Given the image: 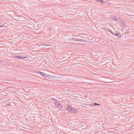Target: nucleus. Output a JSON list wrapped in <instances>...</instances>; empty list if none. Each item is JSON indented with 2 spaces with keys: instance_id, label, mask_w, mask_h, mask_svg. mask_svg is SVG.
I'll return each instance as SVG.
<instances>
[{
  "instance_id": "1",
  "label": "nucleus",
  "mask_w": 134,
  "mask_h": 134,
  "mask_svg": "<svg viewBox=\"0 0 134 134\" xmlns=\"http://www.w3.org/2000/svg\"><path fill=\"white\" fill-rule=\"evenodd\" d=\"M53 102L55 105V107L58 108L59 110H61L62 108V105L59 101L57 100H54Z\"/></svg>"
},
{
  "instance_id": "2",
  "label": "nucleus",
  "mask_w": 134,
  "mask_h": 134,
  "mask_svg": "<svg viewBox=\"0 0 134 134\" xmlns=\"http://www.w3.org/2000/svg\"><path fill=\"white\" fill-rule=\"evenodd\" d=\"M66 108L68 111L71 113H76L78 112V109H75L74 108L69 107Z\"/></svg>"
},
{
  "instance_id": "3",
  "label": "nucleus",
  "mask_w": 134,
  "mask_h": 134,
  "mask_svg": "<svg viewBox=\"0 0 134 134\" xmlns=\"http://www.w3.org/2000/svg\"><path fill=\"white\" fill-rule=\"evenodd\" d=\"M118 24L124 28L125 27L127 26L126 22L122 20H120L119 21H118Z\"/></svg>"
},
{
  "instance_id": "4",
  "label": "nucleus",
  "mask_w": 134,
  "mask_h": 134,
  "mask_svg": "<svg viewBox=\"0 0 134 134\" xmlns=\"http://www.w3.org/2000/svg\"><path fill=\"white\" fill-rule=\"evenodd\" d=\"M109 30V31H110L112 33V34H114V35H115V36L118 37H120L121 36V34H120V33H119V32L118 33H116V34H114L113 33V32L111 31H110L109 29H108Z\"/></svg>"
},
{
  "instance_id": "5",
  "label": "nucleus",
  "mask_w": 134,
  "mask_h": 134,
  "mask_svg": "<svg viewBox=\"0 0 134 134\" xmlns=\"http://www.w3.org/2000/svg\"><path fill=\"white\" fill-rule=\"evenodd\" d=\"M71 39L72 40H73L74 39H76V40H74L75 41H80V42H81V41L83 42L85 41L84 40H82V39H76V38H72Z\"/></svg>"
},
{
  "instance_id": "6",
  "label": "nucleus",
  "mask_w": 134,
  "mask_h": 134,
  "mask_svg": "<svg viewBox=\"0 0 134 134\" xmlns=\"http://www.w3.org/2000/svg\"><path fill=\"white\" fill-rule=\"evenodd\" d=\"M40 75L42 76L44 78L46 77V76H47L45 73L42 72H40Z\"/></svg>"
},
{
  "instance_id": "7",
  "label": "nucleus",
  "mask_w": 134,
  "mask_h": 134,
  "mask_svg": "<svg viewBox=\"0 0 134 134\" xmlns=\"http://www.w3.org/2000/svg\"><path fill=\"white\" fill-rule=\"evenodd\" d=\"M15 57H16L18 59H23V58H22V57L18 55H15Z\"/></svg>"
},
{
  "instance_id": "8",
  "label": "nucleus",
  "mask_w": 134,
  "mask_h": 134,
  "mask_svg": "<svg viewBox=\"0 0 134 134\" xmlns=\"http://www.w3.org/2000/svg\"><path fill=\"white\" fill-rule=\"evenodd\" d=\"M102 4H104L105 5H108L109 4V2H106L103 1V3Z\"/></svg>"
},
{
  "instance_id": "9",
  "label": "nucleus",
  "mask_w": 134,
  "mask_h": 134,
  "mask_svg": "<svg viewBox=\"0 0 134 134\" xmlns=\"http://www.w3.org/2000/svg\"><path fill=\"white\" fill-rule=\"evenodd\" d=\"M98 2H100L102 4L103 3V2L104 1L102 0H96Z\"/></svg>"
},
{
  "instance_id": "10",
  "label": "nucleus",
  "mask_w": 134,
  "mask_h": 134,
  "mask_svg": "<svg viewBox=\"0 0 134 134\" xmlns=\"http://www.w3.org/2000/svg\"><path fill=\"white\" fill-rule=\"evenodd\" d=\"M93 105L94 106H99L100 105V104H98L96 103H95L93 104Z\"/></svg>"
},
{
  "instance_id": "11",
  "label": "nucleus",
  "mask_w": 134,
  "mask_h": 134,
  "mask_svg": "<svg viewBox=\"0 0 134 134\" xmlns=\"http://www.w3.org/2000/svg\"><path fill=\"white\" fill-rule=\"evenodd\" d=\"M113 20H115L117 21L118 22V21L119 20V18L116 17L115 18H113Z\"/></svg>"
},
{
  "instance_id": "12",
  "label": "nucleus",
  "mask_w": 134,
  "mask_h": 134,
  "mask_svg": "<svg viewBox=\"0 0 134 134\" xmlns=\"http://www.w3.org/2000/svg\"><path fill=\"white\" fill-rule=\"evenodd\" d=\"M5 25V24H3L2 25H0V27H5L6 25Z\"/></svg>"
},
{
  "instance_id": "13",
  "label": "nucleus",
  "mask_w": 134,
  "mask_h": 134,
  "mask_svg": "<svg viewBox=\"0 0 134 134\" xmlns=\"http://www.w3.org/2000/svg\"><path fill=\"white\" fill-rule=\"evenodd\" d=\"M116 17L115 16H112L111 17V19L113 20V18H115Z\"/></svg>"
},
{
  "instance_id": "14",
  "label": "nucleus",
  "mask_w": 134,
  "mask_h": 134,
  "mask_svg": "<svg viewBox=\"0 0 134 134\" xmlns=\"http://www.w3.org/2000/svg\"><path fill=\"white\" fill-rule=\"evenodd\" d=\"M22 58H23V59H24V58H27L28 59V58H27V57H22Z\"/></svg>"
},
{
  "instance_id": "15",
  "label": "nucleus",
  "mask_w": 134,
  "mask_h": 134,
  "mask_svg": "<svg viewBox=\"0 0 134 134\" xmlns=\"http://www.w3.org/2000/svg\"><path fill=\"white\" fill-rule=\"evenodd\" d=\"M51 99L52 100H57L55 98H51Z\"/></svg>"
},
{
  "instance_id": "16",
  "label": "nucleus",
  "mask_w": 134,
  "mask_h": 134,
  "mask_svg": "<svg viewBox=\"0 0 134 134\" xmlns=\"http://www.w3.org/2000/svg\"><path fill=\"white\" fill-rule=\"evenodd\" d=\"M7 106H10V104H7Z\"/></svg>"
},
{
  "instance_id": "17",
  "label": "nucleus",
  "mask_w": 134,
  "mask_h": 134,
  "mask_svg": "<svg viewBox=\"0 0 134 134\" xmlns=\"http://www.w3.org/2000/svg\"><path fill=\"white\" fill-rule=\"evenodd\" d=\"M40 72H38V73H39V74H40Z\"/></svg>"
},
{
  "instance_id": "18",
  "label": "nucleus",
  "mask_w": 134,
  "mask_h": 134,
  "mask_svg": "<svg viewBox=\"0 0 134 134\" xmlns=\"http://www.w3.org/2000/svg\"><path fill=\"white\" fill-rule=\"evenodd\" d=\"M12 56L15 57V56H14V55Z\"/></svg>"
},
{
  "instance_id": "19",
  "label": "nucleus",
  "mask_w": 134,
  "mask_h": 134,
  "mask_svg": "<svg viewBox=\"0 0 134 134\" xmlns=\"http://www.w3.org/2000/svg\"><path fill=\"white\" fill-rule=\"evenodd\" d=\"M74 12H76V11H74Z\"/></svg>"
},
{
  "instance_id": "20",
  "label": "nucleus",
  "mask_w": 134,
  "mask_h": 134,
  "mask_svg": "<svg viewBox=\"0 0 134 134\" xmlns=\"http://www.w3.org/2000/svg\"><path fill=\"white\" fill-rule=\"evenodd\" d=\"M1 63V60H0V63Z\"/></svg>"
},
{
  "instance_id": "21",
  "label": "nucleus",
  "mask_w": 134,
  "mask_h": 134,
  "mask_svg": "<svg viewBox=\"0 0 134 134\" xmlns=\"http://www.w3.org/2000/svg\"><path fill=\"white\" fill-rule=\"evenodd\" d=\"M13 55H14V54H13Z\"/></svg>"
},
{
  "instance_id": "22",
  "label": "nucleus",
  "mask_w": 134,
  "mask_h": 134,
  "mask_svg": "<svg viewBox=\"0 0 134 134\" xmlns=\"http://www.w3.org/2000/svg\"><path fill=\"white\" fill-rule=\"evenodd\" d=\"M94 10H96L95 9H94Z\"/></svg>"
},
{
  "instance_id": "23",
  "label": "nucleus",
  "mask_w": 134,
  "mask_h": 134,
  "mask_svg": "<svg viewBox=\"0 0 134 134\" xmlns=\"http://www.w3.org/2000/svg\"><path fill=\"white\" fill-rule=\"evenodd\" d=\"M94 10H96L95 9H94Z\"/></svg>"
},
{
  "instance_id": "24",
  "label": "nucleus",
  "mask_w": 134,
  "mask_h": 134,
  "mask_svg": "<svg viewBox=\"0 0 134 134\" xmlns=\"http://www.w3.org/2000/svg\"><path fill=\"white\" fill-rule=\"evenodd\" d=\"M94 10H96L95 9H94Z\"/></svg>"
}]
</instances>
